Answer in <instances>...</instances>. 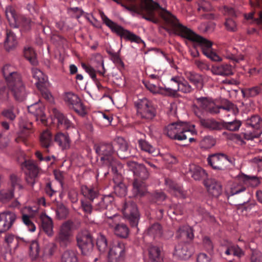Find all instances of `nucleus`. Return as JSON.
Returning a JSON list of instances; mask_svg holds the SVG:
<instances>
[{"label":"nucleus","mask_w":262,"mask_h":262,"mask_svg":"<svg viewBox=\"0 0 262 262\" xmlns=\"http://www.w3.org/2000/svg\"><path fill=\"white\" fill-rule=\"evenodd\" d=\"M114 198L111 195H106L102 197L100 200L96 204V209L99 210L106 209L107 211L115 212L114 207Z\"/></svg>","instance_id":"nucleus-22"},{"label":"nucleus","mask_w":262,"mask_h":262,"mask_svg":"<svg viewBox=\"0 0 262 262\" xmlns=\"http://www.w3.org/2000/svg\"><path fill=\"white\" fill-rule=\"evenodd\" d=\"M119 5H120L126 10L139 13V7L137 3L139 0H113Z\"/></svg>","instance_id":"nucleus-29"},{"label":"nucleus","mask_w":262,"mask_h":262,"mask_svg":"<svg viewBox=\"0 0 262 262\" xmlns=\"http://www.w3.org/2000/svg\"><path fill=\"white\" fill-rule=\"evenodd\" d=\"M2 71L8 84L17 80V78H21L20 75L16 71L15 68L10 64H5Z\"/></svg>","instance_id":"nucleus-24"},{"label":"nucleus","mask_w":262,"mask_h":262,"mask_svg":"<svg viewBox=\"0 0 262 262\" xmlns=\"http://www.w3.org/2000/svg\"><path fill=\"white\" fill-rule=\"evenodd\" d=\"M125 246L121 242L114 243L111 246L108 254V258L110 261H118L122 259L125 256Z\"/></svg>","instance_id":"nucleus-17"},{"label":"nucleus","mask_w":262,"mask_h":262,"mask_svg":"<svg viewBox=\"0 0 262 262\" xmlns=\"http://www.w3.org/2000/svg\"><path fill=\"white\" fill-rule=\"evenodd\" d=\"M18 112L17 109L15 108L14 106L11 105L3 109L1 112V115L9 121H13L16 119Z\"/></svg>","instance_id":"nucleus-38"},{"label":"nucleus","mask_w":262,"mask_h":262,"mask_svg":"<svg viewBox=\"0 0 262 262\" xmlns=\"http://www.w3.org/2000/svg\"><path fill=\"white\" fill-rule=\"evenodd\" d=\"M100 15L103 23L113 32L116 33L121 38H123L131 42H135L137 43H140L142 41L140 37L113 21L109 19L103 12H101Z\"/></svg>","instance_id":"nucleus-6"},{"label":"nucleus","mask_w":262,"mask_h":262,"mask_svg":"<svg viewBox=\"0 0 262 262\" xmlns=\"http://www.w3.org/2000/svg\"><path fill=\"white\" fill-rule=\"evenodd\" d=\"M12 187L14 189H17L20 190L23 189L21 185V180L19 177L14 174H12L10 177Z\"/></svg>","instance_id":"nucleus-57"},{"label":"nucleus","mask_w":262,"mask_h":262,"mask_svg":"<svg viewBox=\"0 0 262 262\" xmlns=\"http://www.w3.org/2000/svg\"><path fill=\"white\" fill-rule=\"evenodd\" d=\"M200 122L202 125L210 130H220L223 129L222 122H217L212 119H201Z\"/></svg>","instance_id":"nucleus-37"},{"label":"nucleus","mask_w":262,"mask_h":262,"mask_svg":"<svg viewBox=\"0 0 262 262\" xmlns=\"http://www.w3.org/2000/svg\"><path fill=\"white\" fill-rule=\"evenodd\" d=\"M164 132L169 138L179 141L185 140L189 135L196 133L194 125L184 122L169 124L165 127Z\"/></svg>","instance_id":"nucleus-4"},{"label":"nucleus","mask_w":262,"mask_h":262,"mask_svg":"<svg viewBox=\"0 0 262 262\" xmlns=\"http://www.w3.org/2000/svg\"><path fill=\"white\" fill-rule=\"evenodd\" d=\"M250 261L251 262H262V253L258 251H253Z\"/></svg>","instance_id":"nucleus-64"},{"label":"nucleus","mask_w":262,"mask_h":262,"mask_svg":"<svg viewBox=\"0 0 262 262\" xmlns=\"http://www.w3.org/2000/svg\"><path fill=\"white\" fill-rule=\"evenodd\" d=\"M40 141L42 147L48 148L52 143L51 133L48 130L43 131L40 135Z\"/></svg>","instance_id":"nucleus-46"},{"label":"nucleus","mask_w":262,"mask_h":262,"mask_svg":"<svg viewBox=\"0 0 262 262\" xmlns=\"http://www.w3.org/2000/svg\"><path fill=\"white\" fill-rule=\"evenodd\" d=\"M212 74L222 76H228L233 74L232 68L228 64L213 65L210 69Z\"/></svg>","instance_id":"nucleus-25"},{"label":"nucleus","mask_w":262,"mask_h":262,"mask_svg":"<svg viewBox=\"0 0 262 262\" xmlns=\"http://www.w3.org/2000/svg\"><path fill=\"white\" fill-rule=\"evenodd\" d=\"M241 177V176L235 180L232 185L230 192L232 195L237 194L246 190V187L241 183L242 182H244V181L239 179Z\"/></svg>","instance_id":"nucleus-44"},{"label":"nucleus","mask_w":262,"mask_h":262,"mask_svg":"<svg viewBox=\"0 0 262 262\" xmlns=\"http://www.w3.org/2000/svg\"><path fill=\"white\" fill-rule=\"evenodd\" d=\"M77 245L83 255H88L93 250L94 243L90 233L87 230L79 232L76 237Z\"/></svg>","instance_id":"nucleus-11"},{"label":"nucleus","mask_w":262,"mask_h":262,"mask_svg":"<svg viewBox=\"0 0 262 262\" xmlns=\"http://www.w3.org/2000/svg\"><path fill=\"white\" fill-rule=\"evenodd\" d=\"M24 56L31 64L35 65L37 63L35 57V53L33 49L31 48H25L24 50Z\"/></svg>","instance_id":"nucleus-56"},{"label":"nucleus","mask_w":262,"mask_h":262,"mask_svg":"<svg viewBox=\"0 0 262 262\" xmlns=\"http://www.w3.org/2000/svg\"><path fill=\"white\" fill-rule=\"evenodd\" d=\"M26 167L27 169L30 171L31 174L30 183L32 184L34 183V178L37 176L38 172V168L37 166L32 161H28L26 162Z\"/></svg>","instance_id":"nucleus-53"},{"label":"nucleus","mask_w":262,"mask_h":262,"mask_svg":"<svg viewBox=\"0 0 262 262\" xmlns=\"http://www.w3.org/2000/svg\"><path fill=\"white\" fill-rule=\"evenodd\" d=\"M95 150L101 156L100 160L103 162L102 166L98 170V175L106 176L108 173L107 169L110 166L112 172L118 174L122 168V165L113 157L115 154L113 145L111 144H100L95 147Z\"/></svg>","instance_id":"nucleus-2"},{"label":"nucleus","mask_w":262,"mask_h":262,"mask_svg":"<svg viewBox=\"0 0 262 262\" xmlns=\"http://www.w3.org/2000/svg\"><path fill=\"white\" fill-rule=\"evenodd\" d=\"M61 262H78L76 253L74 251L68 250L61 256Z\"/></svg>","instance_id":"nucleus-50"},{"label":"nucleus","mask_w":262,"mask_h":262,"mask_svg":"<svg viewBox=\"0 0 262 262\" xmlns=\"http://www.w3.org/2000/svg\"><path fill=\"white\" fill-rule=\"evenodd\" d=\"M139 13H145L143 16L145 19L157 24L158 19L156 17L155 11L160 9L161 17L171 26L174 33L179 30V26H183L174 15L166 10L167 3L165 0H156V2L152 0H139Z\"/></svg>","instance_id":"nucleus-1"},{"label":"nucleus","mask_w":262,"mask_h":262,"mask_svg":"<svg viewBox=\"0 0 262 262\" xmlns=\"http://www.w3.org/2000/svg\"><path fill=\"white\" fill-rule=\"evenodd\" d=\"M14 196L13 191L9 190H2L0 191V201L6 202L12 199Z\"/></svg>","instance_id":"nucleus-59"},{"label":"nucleus","mask_w":262,"mask_h":262,"mask_svg":"<svg viewBox=\"0 0 262 262\" xmlns=\"http://www.w3.org/2000/svg\"><path fill=\"white\" fill-rule=\"evenodd\" d=\"M148 235L154 238L161 237L163 234V229L161 225L158 223L151 225L147 229Z\"/></svg>","instance_id":"nucleus-40"},{"label":"nucleus","mask_w":262,"mask_h":262,"mask_svg":"<svg viewBox=\"0 0 262 262\" xmlns=\"http://www.w3.org/2000/svg\"><path fill=\"white\" fill-rule=\"evenodd\" d=\"M198 9L199 11L208 12L212 10V7L209 2L206 1H202L198 4Z\"/></svg>","instance_id":"nucleus-61"},{"label":"nucleus","mask_w":262,"mask_h":262,"mask_svg":"<svg viewBox=\"0 0 262 262\" xmlns=\"http://www.w3.org/2000/svg\"><path fill=\"white\" fill-rule=\"evenodd\" d=\"M113 231L115 235L122 238H126L129 233L128 227L123 224L115 226Z\"/></svg>","instance_id":"nucleus-48"},{"label":"nucleus","mask_w":262,"mask_h":262,"mask_svg":"<svg viewBox=\"0 0 262 262\" xmlns=\"http://www.w3.org/2000/svg\"><path fill=\"white\" fill-rule=\"evenodd\" d=\"M55 141L62 149H67L70 147L71 139L66 133H58L55 136Z\"/></svg>","instance_id":"nucleus-26"},{"label":"nucleus","mask_w":262,"mask_h":262,"mask_svg":"<svg viewBox=\"0 0 262 262\" xmlns=\"http://www.w3.org/2000/svg\"><path fill=\"white\" fill-rule=\"evenodd\" d=\"M227 161L233 164V162L224 154H213L207 158L208 164L214 169L224 170L226 167Z\"/></svg>","instance_id":"nucleus-15"},{"label":"nucleus","mask_w":262,"mask_h":262,"mask_svg":"<svg viewBox=\"0 0 262 262\" xmlns=\"http://www.w3.org/2000/svg\"><path fill=\"white\" fill-rule=\"evenodd\" d=\"M124 216L128 219L133 226H136L139 220V212L137 205L132 202L126 203L122 209Z\"/></svg>","instance_id":"nucleus-16"},{"label":"nucleus","mask_w":262,"mask_h":262,"mask_svg":"<svg viewBox=\"0 0 262 262\" xmlns=\"http://www.w3.org/2000/svg\"><path fill=\"white\" fill-rule=\"evenodd\" d=\"M189 171L191 173V177L196 180H199L206 175V173L204 170L199 166L195 164L190 165Z\"/></svg>","instance_id":"nucleus-41"},{"label":"nucleus","mask_w":262,"mask_h":262,"mask_svg":"<svg viewBox=\"0 0 262 262\" xmlns=\"http://www.w3.org/2000/svg\"><path fill=\"white\" fill-rule=\"evenodd\" d=\"M239 179L243 180L245 183L249 184L252 187L258 186L261 183L260 178L255 176H249L243 174L241 176Z\"/></svg>","instance_id":"nucleus-49"},{"label":"nucleus","mask_w":262,"mask_h":262,"mask_svg":"<svg viewBox=\"0 0 262 262\" xmlns=\"http://www.w3.org/2000/svg\"><path fill=\"white\" fill-rule=\"evenodd\" d=\"M37 212V210H33L31 207H26L21 210V219L23 223L27 226L28 230L33 232L36 230V226L32 221L34 216L33 212Z\"/></svg>","instance_id":"nucleus-18"},{"label":"nucleus","mask_w":262,"mask_h":262,"mask_svg":"<svg viewBox=\"0 0 262 262\" xmlns=\"http://www.w3.org/2000/svg\"><path fill=\"white\" fill-rule=\"evenodd\" d=\"M149 256L150 259L155 262H162V256L160 248L157 246H150L149 249Z\"/></svg>","instance_id":"nucleus-43"},{"label":"nucleus","mask_w":262,"mask_h":262,"mask_svg":"<svg viewBox=\"0 0 262 262\" xmlns=\"http://www.w3.org/2000/svg\"><path fill=\"white\" fill-rule=\"evenodd\" d=\"M202 244L206 251L209 252H212L213 251V244L209 237L207 236H204L203 237Z\"/></svg>","instance_id":"nucleus-60"},{"label":"nucleus","mask_w":262,"mask_h":262,"mask_svg":"<svg viewBox=\"0 0 262 262\" xmlns=\"http://www.w3.org/2000/svg\"><path fill=\"white\" fill-rule=\"evenodd\" d=\"M28 111L35 115L37 118H39L42 123L45 124L46 118L43 112V109L38 103H35L28 107Z\"/></svg>","instance_id":"nucleus-34"},{"label":"nucleus","mask_w":262,"mask_h":262,"mask_svg":"<svg viewBox=\"0 0 262 262\" xmlns=\"http://www.w3.org/2000/svg\"><path fill=\"white\" fill-rule=\"evenodd\" d=\"M116 142L119 147V149L117 151L118 156L121 159H124L127 157L128 145L126 142L121 137L117 138Z\"/></svg>","instance_id":"nucleus-39"},{"label":"nucleus","mask_w":262,"mask_h":262,"mask_svg":"<svg viewBox=\"0 0 262 262\" xmlns=\"http://www.w3.org/2000/svg\"><path fill=\"white\" fill-rule=\"evenodd\" d=\"M105 217L104 219L105 223L107 224L110 228L114 229L115 226L119 225L120 224L121 216L116 212H111V211H106L105 213Z\"/></svg>","instance_id":"nucleus-27"},{"label":"nucleus","mask_w":262,"mask_h":262,"mask_svg":"<svg viewBox=\"0 0 262 262\" xmlns=\"http://www.w3.org/2000/svg\"><path fill=\"white\" fill-rule=\"evenodd\" d=\"M196 100L197 104L202 110L210 113H223V112L225 111H230L233 114H235L238 112V109L236 106L230 102H227L224 105L217 106L212 101L206 97L197 98Z\"/></svg>","instance_id":"nucleus-5"},{"label":"nucleus","mask_w":262,"mask_h":262,"mask_svg":"<svg viewBox=\"0 0 262 262\" xmlns=\"http://www.w3.org/2000/svg\"><path fill=\"white\" fill-rule=\"evenodd\" d=\"M223 129H226L232 132L237 131L240 128L242 123L241 121L235 120L230 122H222Z\"/></svg>","instance_id":"nucleus-47"},{"label":"nucleus","mask_w":262,"mask_h":262,"mask_svg":"<svg viewBox=\"0 0 262 262\" xmlns=\"http://www.w3.org/2000/svg\"><path fill=\"white\" fill-rule=\"evenodd\" d=\"M251 162L258 171H262V157H255L251 160Z\"/></svg>","instance_id":"nucleus-63"},{"label":"nucleus","mask_w":262,"mask_h":262,"mask_svg":"<svg viewBox=\"0 0 262 262\" xmlns=\"http://www.w3.org/2000/svg\"><path fill=\"white\" fill-rule=\"evenodd\" d=\"M52 114L57 119L58 124L63 125L66 128L68 129L72 127V123L71 121L57 108L52 109Z\"/></svg>","instance_id":"nucleus-33"},{"label":"nucleus","mask_w":262,"mask_h":262,"mask_svg":"<svg viewBox=\"0 0 262 262\" xmlns=\"http://www.w3.org/2000/svg\"><path fill=\"white\" fill-rule=\"evenodd\" d=\"M56 216L59 219H63L66 218L68 214V209L62 204L58 206L56 211Z\"/></svg>","instance_id":"nucleus-58"},{"label":"nucleus","mask_w":262,"mask_h":262,"mask_svg":"<svg viewBox=\"0 0 262 262\" xmlns=\"http://www.w3.org/2000/svg\"><path fill=\"white\" fill-rule=\"evenodd\" d=\"M33 77L36 80L35 84L39 89H41L43 85L47 81L48 77L42 71L36 68L32 69Z\"/></svg>","instance_id":"nucleus-30"},{"label":"nucleus","mask_w":262,"mask_h":262,"mask_svg":"<svg viewBox=\"0 0 262 262\" xmlns=\"http://www.w3.org/2000/svg\"><path fill=\"white\" fill-rule=\"evenodd\" d=\"M165 184L168 188V190L172 194L180 197L184 198L185 196V193L181 187L172 181L170 180L166 179Z\"/></svg>","instance_id":"nucleus-35"},{"label":"nucleus","mask_w":262,"mask_h":262,"mask_svg":"<svg viewBox=\"0 0 262 262\" xmlns=\"http://www.w3.org/2000/svg\"><path fill=\"white\" fill-rule=\"evenodd\" d=\"M97 246L101 253L105 252L107 248V239L105 236L101 234H100L97 238L96 242Z\"/></svg>","instance_id":"nucleus-52"},{"label":"nucleus","mask_w":262,"mask_h":262,"mask_svg":"<svg viewBox=\"0 0 262 262\" xmlns=\"http://www.w3.org/2000/svg\"><path fill=\"white\" fill-rule=\"evenodd\" d=\"M1 217L6 222L10 228L12 226L16 219V215L13 212L6 211L0 213Z\"/></svg>","instance_id":"nucleus-45"},{"label":"nucleus","mask_w":262,"mask_h":262,"mask_svg":"<svg viewBox=\"0 0 262 262\" xmlns=\"http://www.w3.org/2000/svg\"><path fill=\"white\" fill-rule=\"evenodd\" d=\"M166 92L172 91L173 93H176L178 91H180L184 94H188L192 93L194 89L191 85L185 80H183L181 83H179V86L174 88H168L166 89Z\"/></svg>","instance_id":"nucleus-31"},{"label":"nucleus","mask_w":262,"mask_h":262,"mask_svg":"<svg viewBox=\"0 0 262 262\" xmlns=\"http://www.w3.org/2000/svg\"><path fill=\"white\" fill-rule=\"evenodd\" d=\"M82 192L83 194L91 201H93L98 196V192L96 190L87 186L82 187Z\"/></svg>","instance_id":"nucleus-54"},{"label":"nucleus","mask_w":262,"mask_h":262,"mask_svg":"<svg viewBox=\"0 0 262 262\" xmlns=\"http://www.w3.org/2000/svg\"><path fill=\"white\" fill-rule=\"evenodd\" d=\"M185 76L196 88H202L203 78L201 75L192 71H187L185 72Z\"/></svg>","instance_id":"nucleus-32"},{"label":"nucleus","mask_w":262,"mask_h":262,"mask_svg":"<svg viewBox=\"0 0 262 262\" xmlns=\"http://www.w3.org/2000/svg\"><path fill=\"white\" fill-rule=\"evenodd\" d=\"M191 245L187 243H181L177 245L173 254L180 258L186 259L189 258L192 253Z\"/></svg>","instance_id":"nucleus-20"},{"label":"nucleus","mask_w":262,"mask_h":262,"mask_svg":"<svg viewBox=\"0 0 262 262\" xmlns=\"http://www.w3.org/2000/svg\"><path fill=\"white\" fill-rule=\"evenodd\" d=\"M220 251L222 254H225L227 255L233 254L234 256L241 257L244 255V251L237 246L234 245L228 241L222 244Z\"/></svg>","instance_id":"nucleus-19"},{"label":"nucleus","mask_w":262,"mask_h":262,"mask_svg":"<svg viewBox=\"0 0 262 262\" xmlns=\"http://www.w3.org/2000/svg\"><path fill=\"white\" fill-rule=\"evenodd\" d=\"M139 144L142 150H144L153 156L159 154V151L158 149L150 145L148 142L145 140H139Z\"/></svg>","instance_id":"nucleus-42"},{"label":"nucleus","mask_w":262,"mask_h":262,"mask_svg":"<svg viewBox=\"0 0 262 262\" xmlns=\"http://www.w3.org/2000/svg\"><path fill=\"white\" fill-rule=\"evenodd\" d=\"M75 229H76V227L72 221L68 220L64 222L61 225L59 232L55 237V241L61 247H67L73 241L72 231Z\"/></svg>","instance_id":"nucleus-8"},{"label":"nucleus","mask_w":262,"mask_h":262,"mask_svg":"<svg viewBox=\"0 0 262 262\" xmlns=\"http://www.w3.org/2000/svg\"><path fill=\"white\" fill-rule=\"evenodd\" d=\"M179 26V30L175 34L186 38L190 40L198 42L201 46L204 54L206 51L207 52L212 49V43L211 42L199 35H198L191 30L183 25Z\"/></svg>","instance_id":"nucleus-7"},{"label":"nucleus","mask_w":262,"mask_h":262,"mask_svg":"<svg viewBox=\"0 0 262 262\" xmlns=\"http://www.w3.org/2000/svg\"><path fill=\"white\" fill-rule=\"evenodd\" d=\"M63 99L66 104L73 108L79 115L84 116L86 114L85 107L77 95L71 92L65 93Z\"/></svg>","instance_id":"nucleus-13"},{"label":"nucleus","mask_w":262,"mask_h":262,"mask_svg":"<svg viewBox=\"0 0 262 262\" xmlns=\"http://www.w3.org/2000/svg\"><path fill=\"white\" fill-rule=\"evenodd\" d=\"M208 192L212 196L217 197L222 193V186L216 180L213 179H207L204 181Z\"/></svg>","instance_id":"nucleus-23"},{"label":"nucleus","mask_w":262,"mask_h":262,"mask_svg":"<svg viewBox=\"0 0 262 262\" xmlns=\"http://www.w3.org/2000/svg\"><path fill=\"white\" fill-rule=\"evenodd\" d=\"M17 45L16 37L14 33L11 31H7L6 37L4 43L5 50L10 52L14 50Z\"/></svg>","instance_id":"nucleus-28"},{"label":"nucleus","mask_w":262,"mask_h":262,"mask_svg":"<svg viewBox=\"0 0 262 262\" xmlns=\"http://www.w3.org/2000/svg\"><path fill=\"white\" fill-rule=\"evenodd\" d=\"M6 17L10 25L13 28L21 27L24 30H28L31 28V20L23 16H17L14 9L11 6L6 8Z\"/></svg>","instance_id":"nucleus-9"},{"label":"nucleus","mask_w":262,"mask_h":262,"mask_svg":"<svg viewBox=\"0 0 262 262\" xmlns=\"http://www.w3.org/2000/svg\"><path fill=\"white\" fill-rule=\"evenodd\" d=\"M39 247L37 242L33 241L30 246L29 255L32 260H35L39 256Z\"/></svg>","instance_id":"nucleus-55"},{"label":"nucleus","mask_w":262,"mask_h":262,"mask_svg":"<svg viewBox=\"0 0 262 262\" xmlns=\"http://www.w3.org/2000/svg\"><path fill=\"white\" fill-rule=\"evenodd\" d=\"M115 193L120 196L125 195L126 194V187L125 185L122 183H118L114 186Z\"/></svg>","instance_id":"nucleus-62"},{"label":"nucleus","mask_w":262,"mask_h":262,"mask_svg":"<svg viewBox=\"0 0 262 262\" xmlns=\"http://www.w3.org/2000/svg\"><path fill=\"white\" fill-rule=\"evenodd\" d=\"M144 84L149 91L154 94H163L164 91H166V89H167L165 87L156 85L148 81L144 82Z\"/></svg>","instance_id":"nucleus-51"},{"label":"nucleus","mask_w":262,"mask_h":262,"mask_svg":"<svg viewBox=\"0 0 262 262\" xmlns=\"http://www.w3.org/2000/svg\"><path fill=\"white\" fill-rule=\"evenodd\" d=\"M247 128H252L254 130H246L242 134L245 139L249 140L258 138L261 134L260 128L262 127V119L257 115H254L248 118L246 121Z\"/></svg>","instance_id":"nucleus-10"},{"label":"nucleus","mask_w":262,"mask_h":262,"mask_svg":"<svg viewBox=\"0 0 262 262\" xmlns=\"http://www.w3.org/2000/svg\"><path fill=\"white\" fill-rule=\"evenodd\" d=\"M176 237L178 238L186 237L187 239L191 241L194 238L193 231L189 226H181L176 232Z\"/></svg>","instance_id":"nucleus-36"},{"label":"nucleus","mask_w":262,"mask_h":262,"mask_svg":"<svg viewBox=\"0 0 262 262\" xmlns=\"http://www.w3.org/2000/svg\"><path fill=\"white\" fill-rule=\"evenodd\" d=\"M127 165L129 170L134 173V193L136 195H144L146 192V188L143 181L149 178V171L143 164H138L136 162L128 161Z\"/></svg>","instance_id":"nucleus-3"},{"label":"nucleus","mask_w":262,"mask_h":262,"mask_svg":"<svg viewBox=\"0 0 262 262\" xmlns=\"http://www.w3.org/2000/svg\"><path fill=\"white\" fill-rule=\"evenodd\" d=\"M17 78V80L8 84V85L15 100L21 102L26 98L28 93L21 78Z\"/></svg>","instance_id":"nucleus-14"},{"label":"nucleus","mask_w":262,"mask_h":262,"mask_svg":"<svg viewBox=\"0 0 262 262\" xmlns=\"http://www.w3.org/2000/svg\"><path fill=\"white\" fill-rule=\"evenodd\" d=\"M39 218L41 221V229L48 236H53L54 235V224L52 219L45 213H41Z\"/></svg>","instance_id":"nucleus-21"},{"label":"nucleus","mask_w":262,"mask_h":262,"mask_svg":"<svg viewBox=\"0 0 262 262\" xmlns=\"http://www.w3.org/2000/svg\"><path fill=\"white\" fill-rule=\"evenodd\" d=\"M136 106L138 115L142 118L151 119L156 115V110L152 103L145 98L139 99Z\"/></svg>","instance_id":"nucleus-12"}]
</instances>
